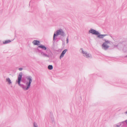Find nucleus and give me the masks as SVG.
<instances>
[{"mask_svg": "<svg viewBox=\"0 0 127 127\" xmlns=\"http://www.w3.org/2000/svg\"><path fill=\"white\" fill-rule=\"evenodd\" d=\"M32 82V79L30 77H28L27 78V80L26 83V86L24 87L23 86L22 88L25 90H28L30 88L31 84Z\"/></svg>", "mask_w": 127, "mask_h": 127, "instance_id": "f257e3e1", "label": "nucleus"}, {"mask_svg": "<svg viewBox=\"0 0 127 127\" xmlns=\"http://www.w3.org/2000/svg\"><path fill=\"white\" fill-rule=\"evenodd\" d=\"M64 32L63 30L61 29L58 30L56 31V34H54L53 37V39H54L55 37V36H57L59 35H64Z\"/></svg>", "mask_w": 127, "mask_h": 127, "instance_id": "f03ea898", "label": "nucleus"}, {"mask_svg": "<svg viewBox=\"0 0 127 127\" xmlns=\"http://www.w3.org/2000/svg\"><path fill=\"white\" fill-rule=\"evenodd\" d=\"M109 43V42L108 41H106L102 45V46L105 49H106L109 47L108 44Z\"/></svg>", "mask_w": 127, "mask_h": 127, "instance_id": "7ed1b4c3", "label": "nucleus"}, {"mask_svg": "<svg viewBox=\"0 0 127 127\" xmlns=\"http://www.w3.org/2000/svg\"><path fill=\"white\" fill-rule=\"evenodd\" d=\"M22 75V73H20L19 75H18V80L17 81V82L19 85L20 86H21L20 84V82L21 79Z\"/></svg>", "mask_w": 127, "mask_h": 127, "instance_id": "20e7f679", "label": "nucleus"}, {"mask_svg": "<svg viewBox=\"0 0 127 127\" xmlns=\"http://www.w3.org/2000/svg\"><path fill=\"white\" fill-rule=\"evenodd\" d=\"M89 32L95 35H98L99 34L98 32L96 31L95 30L93 29H91L90 31Z\"/></svg>", "mask_w": 127, "mask_h": 127, "instance_id": "39448f33", "label": "nucleus"}, {"mask_svg": "<svg viewBox=\"0 0 127 127\" xmlns=\"http://www.w3.org/2000/svg\"><path fill=\"white\" fill-rule=\"evenodd\" d=\"M82 53L84 54L83 55L84 56L87 58L91 56V55H90L88 54L87 53H86L85 52L83 51L82 49Z\"/></svg>", "mask_w": 127, "mask_h": 127, "instance_id": "423d86ee", "label": "nucleus"}, {"mask_svg": "<svg viewBox=\"0 0 127 127\" xmlns=\"http://www.w3.org/2000/svg\"><path fill=\"white\" fill-rule=\"evenodd\" d=\"M67 49H65L64 51H63V52H62L61 55L60 56V58H62L64 56V54H65V53H66V51H67Z\"/></svg>", "mask_w": 127, "mask_h": 127, "instance_id": "0eeeda50", "label": "nucleus"}, {"mask_svg": "<svg viewBox=\"0 0 127 127\" xmlns=\"http://www.w3.org/2000/svg\"><path fill=\"white\" fill-rule=\"evenodd\" d=\"M33 43L34 45H38L39 42V41L37 40H34L33 42Z\"/></svg>", "mask_w": 127, "mask_h": 127, "instance_id": "6e6552de", "label": "nucleus"}, {"mask_svg": "<svg viewBox=\"0 0 127 127\" xmlns=\"http://www.w3.org/2000/svg\"><path fill=\"white\" fill-rule=\"evenodd\" d=\"M98 35V37L100 38H102L104 36L107 35Z\"/></svg>", "mask_w": 127, "mask_h": 127, "instance_id": "1a4fd4ad", "label": "nucleus"}, {"mask_svg": "<svg viewBox=\"0 0 127 127\" xmlns=\"http://www.w3.org/2000/svg\"><path fill=\"white\" fill-rule=\"evenodd\" d=\"M38 47L41 48L44 50H46V48L43 45H41L39 46Z\"/></svg>", "mask_w": 127, "mask_h": 127, "instance_id": "9d476101", "label": "nucleus"}, {"mask_svg": "<svg viewBox=\"0 0 127 127\" xmlns=\"http://www.w3.org/2000/svg\"><path fill=\"white\" fill-rule=\"evenodd\" d=\"M11 42V41L10 40H8L5 41H3V44H6L7 43H9L10 42Z\"/></svg>", "mask_w": 127, "mask_h": 127, "instance_id": "9b49d317", "label": "nucleus"}, {"mask_svg": "<svg viewBox=\"0 0 127 127\" xmlns=\"http://www.w3.org/2000/svg\"><path fill=\"white\" fill-rule=\"evenodd\" d=\"M6 81L8 82L9 84H10L11 83V81L9 78H7L6 79Z\"/></svg>", "mask_w": 127, "mask_h": 127, "instance_id": "f8f14e48", "label": "nucleus"}, {"mask_svg": "<svg viewBox=\"0 0 127 127\" xmlns=\"http://www.w3.org/2000/svg\"><path fill=\"white\" fill-rule=\"evenodd\" d=\"M48 68L49 70H51L53 69V67L52 65H49L48 66Z\"/></svg>", "mask_w": 127, "mask_h": 127, "instance_id": "ddd939ff", "label": "nucleus"}, {"mask_svg": "<svg viewBox=\"0 0 127 127\" xmlns=\"http://www.w3.org/2000/svg\"><path fill=\"white\" fill-rule=\"evenodd\" d=\"M34 127H37V124L35 123H33Z\"/></svg>", "mask_w": 127, "mask_h": 127, "instance_id": "4468645a", "label": "nucleus"}, {"mask_svg": "<svg viewBox=\"0 0 127 127\" xmlns=\"http://www.w3.org/2000/svg\"><path fill=\"white\" fill-rule=\"evenodd\" d=\"M19 70L20 71L22 70V68H20L19 69Z\"/></svg>", "mask_w": 127, "mask_h": 127, "instance_id": "2eb2a0df", "label": "nucleus"}, {"mask_svg": "<svg viewBox=\"0 0 127 127\" xmlns=\"http://www.w3.org/2000/svg\"><path fill=\"white\" fill-rule=\"evenodd\" d=\"M66 41H67V43H68V38H67Z\"/></svg>", "mask_w": 127, "mask_h": 127, "instance_id": "dca6fc26", "label": "nucleus"}, {"mask_svg": "<svg viewBox=\"0 0 127 127\" xmlns=\"http://www.w3.org/2000/svg\"><path fill=\"white\" fill-rule=\"evenodd\" d=\"M126 113H127V111L126 112Z\"/></svg>", "mask_w": 127, "mask_h": 127, "instance_id": "f3484780", "label": "nucleus"}, {"mask_svg": "<svg viewBox=\"0 0 127 127\" xmlns=\"http://www.w3.org/2000/svg\"><path fill=\"white\" fill-rule=\"evenodd\" d=\"M117 127H118V126H117Z\"/></svg>", "mask_w": 127, "mask_h": 127, "instance_id": "a211bd4d", "label": "nucleus"}]
</instances>
